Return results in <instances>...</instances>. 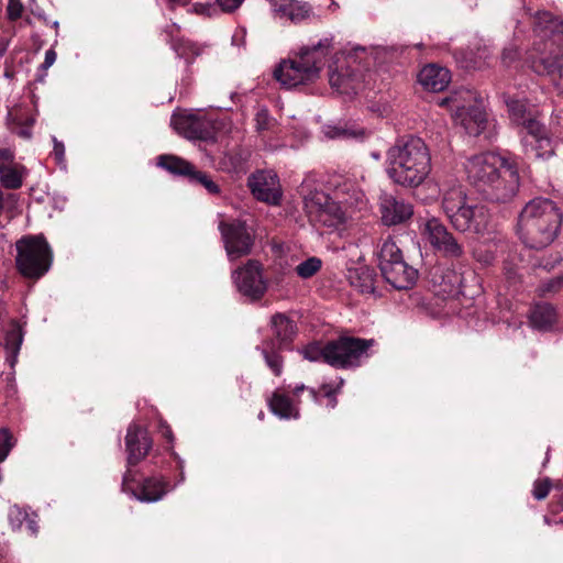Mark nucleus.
I'll list each match as a JSON object with an SVG mask.
<instances>
[{
	"mask_svg": "<svg viewBox=\"0 0 563 563\" xmlns=\"http://www.w3.org/2000/svg\"><path fill=\"white\" fill-rule=\"evenodd\" d=\"M382 220L386 225L404 222L412 216V207L393 196H385L380 202Z\"/></svg>",
	"mask_w": 563,
	"mask_h": 563,
	"instance_id": "nucleus-20",
	"label": "nucleus"
},
{
	"mask_svg": "<svg viewBox=\"0 0 563 563\" xmlns=\"http://www.w3.org/2000/svg\"><path fill=\"white\" fill-rule=\"evenodd\" d=\"M324 133L330 139L341 137L351 135L346 130L340 129L338 126L328 125L324 128Z\"/></svg>",
	"mask_w": 563,
	"mask_h": 563,
	"instance_id": "nucleus-45",
	"label": "nucleus"
},
{
	"mask_svg": "<svg viewBox=\"0 0 563 563\" xmlns=\"http://www.w3.org/2000/svg\"><path fill=\"white\" fill-rule=\"evenodd\" d=\"M244 0H216L217 5L221 11L231 13L240 8Z\"/></svg>",
	"mask_w": 563,
	"mask_h": 563,
	"instance_id": "nucleus-43",
	"label": "nucleus"
},
{
	"mask_svg": "<svg viewBox=\"0 0 563 563\" xmlns=\"http://www.w3.org/2000/svg\"><path fill=\"white\" fill-rule=\"evenodd\" d=\"M174 130L188 140L216 142L221 133L227 131L224 119H212L196 113H181L172 117Z\"/></svg>",
	"mask_w": 563,
	"mask_h": 563,
	"instance_id": "nucleus-9",
	"label": "nucleus"
},
{
	"mask_svg": "<svg viewBox=\"0 0 563 563\" xmlns=\"http://www.w3.org/2000/svg\"><path fill=\"white\" fill-rule=\"evenodd\" d=\"M25 525L31 536H35L37 533L38 526L35 520L30 519V517H27Z\"/></svg>",
	"mask_w": 563,
	"mask_h": 563,
	"instance_id": "nucleus-49",
	"label": "nucleus"
},
{
	"mask_svg": "<svg viewBox=\"0 0 563 563\" xmlns=\"http://www.w3.org/2000/svg\"><path fill=\"white\" fill-rule=\"evenodd\" d=\"M527 134L522 139L526 154L533 158H545L553 154L550 139L547 136L545 128L537 120H529Z\"/></svg>",
	"mask_w": 563,
	"mask_h": 563,
	"instance_id": "nucleus-17",
	"label": "nucleus"
},
{
	"mask_svg": "<svg viewBox=\"0 0 563 563\" xmlns=\"http://www.w3.org/2000/svg\"><path fill=\"white\" fill-rule=\"evenodd\" d=\"M255 122L257 131L268 130L272 124V119L269 117L268 111L266 109L258 110L255 115Z\"/></svg>",
	"mask_w": 563,
	"mask_h": 563,
	"instance_id": "nucleus-42",
	"label": "nucleus"
},
{
	"mask_svg": "<svg viewBox=\"0 0 563 563\" xmlns=\"http://www.w3.org/2000/svg\"><path fill=\"white\" fill-rule=\"evenodd\" d=\"M465 172L471 185L488 201L505 203L518 191L517 168L497 154L482 153L470 157Z\"/></svg>",
	"mask_w": 563,
	"mask_h": 563,
	"instance_id": "nucleus-1",
	"label": "nucleus"
},
{
	"mask_svg": "<svg viewBox=\"0 0 563 563\" xmlns=\"http://www.w3.org/2000/svg\"><path fill=\"white\" fill-rule=\"evenodd\" d=\"M365 196L362 191H355L353 196L345 197L340 200V203L346 208H362L365 205Z\"/></svg>",
	"mask_w": 563,
	"mask_h": 563,
	"instance_id": "nucleus-41",
	"label": "nucleus"
},
{
	"mask_svg": "<svg viewBox=\"0 0 563 563\" xmlns=\"http://www.w3.org/2000/svg\"><path fill=\"white\" fill-rule=\"evenodd\" d=\"M19 273L30 279L43 277L53 263V250L43 234L24 235L15 243Z\"/></svg>",
	"mask_w": 563,
	"mask_h": 563,
	"instance_id": "nucleus-6",
	"label": "nucleus"
},
{
	"mask_svg": "<svg viewBox=\"0 0 563 563\" xmlns=\"http://www.w3.org/2000/svg\"><path fill=\"white\" fill-rule=\"evenodd\" d=\"M22 341L23 334L21 328L16 323L11 324L4 336L5 349L15 354L20 350Z\"/></svg>",
	"mask_w": 563,
	"mask_h": 563,
	"instance_id": "nucleus-30",
	"label": "nucleus"
},
{
	"mask_svg": "<svg viewBox=\"0 0 563 563\" xmlns=\"http://www.w3.org/2000/svg\"><path fill=\"white\" fill-rule=\"evenodd\" d=\"M562 218V212L554 201L536 198L529 201L519 214V238L528 247L542 250L556 239Z\"/></svg>",
	"mask_w": 563,
	"mask_h": 563,
	"instance_id": "nucleus-4",
	"label": "nucleus"
},
{
	"mask_svg": "<svg viewBox=\"0 0 563 563\" xmlns=\"http://www.w3.org/2000/svg\"><path fill=\"white\" fill-rule=\"evenodd\" d=\"M347 279L350 285L362 294L375 291L376 274L373 268L362 265L349 269Z\"/></svg>",
	"mask_w": 563,
	"mask_h": 563,
	"instance_id": "nucleus-23",
	"label": "nucleus"
},
{
	"mask_svg": "<svg viewBox=\"0 0 563 563\" xmlns=\"http://www.w3.org/2000/svg\"><path fill=\"white\" fill-rule=\"evenodd\" d=\"M157 159L158 166L174 175L186 176L189 178L195 168L191 163L175 155H161Z\"/></svg>",
	"mask_w": 563,
	"mask_h": 563,
	"instance_id": "nucleus-28",
	"label": "nucleus"
},
{
	"mask_svg": "<svg viewBox=\"0 0 563 563\" xmlns=\"http://www.w3.org/2000/svg\"><path fill=\"white\" fill-rule=\"evenodd\" d=\"M329 399H330V405H331V407H332V408H334V407H335V405H336V398H335V395H333V396H332V397H330Z\"/></svg>",
	"mask_w": 563,
	"mask_h": 563,
	"instance_id": "nucleus-54",
	"label": "nucleus"
},
{
	"mask_svg": "<svg viewBox=\"0 0 563 563\" xmlns=\"http://www.w3.org/2000/svg\"><path fill=\"white\" fill-rule=\"evenodd\" d=\"M247 185L253 196L261 201L278 205L282 188L277 175L272 170H260L249 177Z\"/></svg>",
	"mask_w": 563,
	"mask_h": 563,
	"instance_id": "nucleus-16",
	"label": "nucleus"
},
{
	"mask_svg": "<svg viewBox=\"0 0 563 563\" xmlns=\"http://www.w3.org/2000/svg\"><path fill=\"white\" fill-rule=\"evenodd\" d=\"M219 230L230 261H235L251 253L254 238L245 222L241 220L222 221L219 224Z\"/></svg>",
	"mask_w": 563,
	"mask_h": 563,
	"instance_id": "nucleus-13",
	"label": "nucleus"
},
{
	"mask_svg": "<svg viewBox=\"0 0 563 563\" xmlns=\"http://www.w3.org/2000/svg\"><path fill=\"white\" fill-rule=\"evenodd\" d=\"M128 465H137L150 452L152 439L147 430L137 424H131L125 435Z\"/></svg>",
	"mask_w": 563,
	"mask_h": 563,
	"instance_id": "nucleus-19",
	"label": "nucleus"
},
{
	"mask_svg": "<svg viewBox=\"0 0 563 563\" xmlns=\"http://www.w3.org/2000/svg\"><path fill=\"white\" fill-rule=\"evenodd\" d=\"M305 388H306L305 385L297 386L294 389V394L297 395L299 391L303 390Z\"/></svg>",
	"mask_w": 563,
	"mask_h": 563,
	"instance_id": "nucleus-53",
	"label": "nucleus"
},
{
	"mask_svg": "<svg viewBox=\"0 0 563 563\" xmlns=\"http://www.w3.org/2000/svg\"><path fill=\"white\" fill-rule=\"evenodd\" d=\"M321 260L310 257L296 266V273L301 278H310L321 268Z\"/></svg>",
	"mask_w": 563,
	"mask_h": 563,
	"instance_id": "nucleus-33",
	"label": "nucleus"
},
{
	"mask_svg": "<svg viewBox=\"0 0 563 563\" xmlns=\"http://www.w3.org/2000/svg\"><path fill=\"white\" fill-rule=\"evenodd\" d=\"M271 328L279 346L290 342L296 334V325L294 321L284 313H276L272 317Z\"/></svg>",
	"mask_w": 563,
	"mask_h": 563,
	"instance_id": "nucleus-26",
	"label": "nucleus"
},
{
	"mask_svg": "<svg viewBox=\"0 0 563 563\" xmlns=\"http://www.w3.org/2000/svg\"><path fill=\"white\" fill-rule=\"evenodd\" d=\"M284 12L292 22H299L309 16L310 8L307 4L291 1L285 7Z\"/></svg>",
	"mask_w": 563,
	"mask_h": 563,
	"instance_id": "nucleus-32",
	"label": "nucleus"
},
{
	"mask_svg": "<svg viewBox=\"0 0 563 563\" xmlns=\"http://www.w3.org/2000/svg\"><path fill=\"white\" fill-rule=\"evenodd\" d=\"M503 98L508 108L511 120L518 124H522L527 130V123L532 119L527 117V108L525 102L518 99H514L506 93H504Z\"/></svg>",
	"mask_w": 563,
	"mask_h": 563,
	"instance_id": "nucleus-29",
	"label": "nucleus"
},
{
	"mask_svg": "<svg viewBox=\"0 0 563 563\" xmlns=\"http://www.w3.org/2000/svg\"><path fill=\"white\" fill-rule=\"evenodd\" d=\"M551 489V481L549 478L538 479L533 484L532 495L537 500L544 499Z\"/></svg>",
	"mask_w": 563,
	"mask_h": 563,
	"instance_id": "nucleus-37",
	"label": "nucleus"
},
{
	"mask_svg": "<svg viewBox=\"0 0 563 563\" xmlns=\"http://www.w3.org/2000/svg\"><path fill=\"white\" fill-rule=\"evenodd\" d=\"M173 46L179 56H186L188 51L192 49V45L189 42H185L183 40L175 41Z\"/></svg>",
	"mask_w": 563,
	"mask_h": 563,
	"instance_id": "nucleus-46",
	"label": "nucleus"
},
{
	"mask_svg": "<svg viewBox=\"0 0 563 563\" xmlns=\"http://www.w3.org/2000/svg\"><path fill=\"white\" fill-rule=\"evenodd\" d=\"M27 517L29 514L16 505L10 507L8 512V520L12 530L21 529L22 525L26 522Z\"/></svg>",
	"mask_w": 563,
	"mask_h": 563,
	"instance_id": "nucleus-34",
	"label": "nucleus"
},
{
	"mask_svg": "<svg viewBox=\"0 0 563 563\" xmlns=\"http://www.w3.org/2000/svg\"><path fill=\"white\" fill-rule=\"evenodd\" d=\"M421 235L430 243L432 249L442 257L460 260L464 256L463 244L435 217H430L420 223Z\"/></svg>",
	"mask_w": 563,
	"mask_h": 563,
	"instance_id": "nucleus-11",
	"label": "nucleus"
},
{
	"mask_svg": "<svg viewBox=\"0 0 563 563\" xmlns=\"http://www.w3.org/2000/svg\"><path fill=\"white\" fill-rule=\"evenodd\" d=\"M453 228L462 233H473L484 236L492 232V219L486 207L481 205L470 206L457 214Z\"/></svg>",
	"mask_w": 563,
	"mask_h": 563,
	"instance_id": "nucleus-15",
	"label": "nucleus"
},
{
	"mask_svg": "<svg viewBox=\"0 0 563 563\" xmlns=\"http://www.w3.org/2000/svg\"><path fill=\"white\" fill-rule=\"evenodd\" d=\"M475 93L470 90H461L452 93L450 97L442 98L440 106H450L460 120L461 125L470 135H481L486 125L487 114L478 104H472L475 101Z\"/></svg>",
	"mask_w": 563,
	"mask_h": 563,
	"instance_id": "nucleus-8",
	"label": "nucleus"
},
{
	"mask_svg": "<svg viewBox=\"0 0 563 563\" xmlns=\"http://www.w3.org/2000/svg\"><path fill=\"white\" fill-rule=\"evenodd\" d=\"M54 148L53 156L58 164L65 162V145L63 142L58 141L56 137H53Z\"/></svg>",
	"mask_w": 563,
	"mask_h": 563,
	"instance_id": "nucleus-44",
	"label": "nucleus"
},
{
	"mask_svg": "<svg viewBox=\"0 0 563 563\" xmlns=\"http://www.w3.org/2000/svg\"><path fill=\"white\" fill-rule=\"evenodd\" d=\"M24 7L21 0H9L7 5V15L10 21H16L22 16Z\"/></svg>",
	"mask_w": 563,
	"mask_h": 563,
	"instance_id": "nucleus-40",
	"label": "nucleus"
},
{
	"mask_svg": "<svg viewBox=\"0 0 563 563\" xmlns=\"http://www.w3.org/2000/svg\"><path fill=\"white\" fill-rule=\"evenodd\" d=\"M533 31L539 37L530 55L531 68L534 73L549 76L558 86L563 88V20L550 12L537 13Z\"/></svg>",
	"mask_w": 563,
	"mask_h": 563,
	"instance_id": "nucleus-2",
	"label": "nucleus"
},
{
	"mask_svg": "<svg viewBox=\"0 0 563 563\" xmlns=\"http://www.w3.org/2000/svg\"><path fill=\"white\" fill-rule=\"evenodd\" d=\"M530 323L538 330H548L556 321V312L552 305L543 302L537 303L529 314Z\"/></svg>",
	"mask_w": 563,
	"mask_h": 563,
	"instance_id": "nucleus-27",
	"label": "nucleus"
},
{
	"mask_svg": "<svg viewBox=\"0 0 563 563\" xmlns=\"http://www.w3.org/2000/svg\"><path fill=\"white\" fill-rule=\"evenodd\" d=\"M507 57H508V53L505 51L503 54V59L506 60Z\"/></svg>",
	"mask_w": 563,
	"mask_h": 563,
	"instance_id": "nucleus-55",
	"label": "nucleus"
},
{
	"mask_svg": "<svg viewBox=\"0 0 563 563\" xmlns=\"http://www.w3.org/2000/svg\"><path fill=\"white\" fill-rule=\"evenodd\" d=\"M268 407L280 419H297L299 417V410L291 399L278 390L274 391L268 399Z\"/></svg>",
	"mask_w": 563,
	"mask_h": 563,
	"instance_id": "nucleus-25",
	"label": "nucleus"
},
{
	"mask_svg": "<svg viewBox=\"0 0 563 563\" xmlns=\"http://www.w3.org/2000/svg\"><path fill=\"white\" fill-rule=\"evenodd\" d=\"M465 198L461 187H454L448 190L443 196L442 208L452 225L457 214H461L464 209L470 207L465 203Z\"/></svg>",
	"mask_w": 563,
	"mask_h": 563,
	"instance_id": "nucleus-24",
	"label": "nucleus"
},
{
	"mask_svg": "<svg viewBox=\"0 0 563 563\" xmlns=\"http://www.w3.org/2000/svg\"><path fill=\"white\" fill-rule=\"evenodd\" d=\"M387 174L404 187H418L431 170V156L422 139L398 140L387 152Z\"/></svg>",
	"mask_w": 563,
	"mask_h": 563,
	"instance_id": "nucleus-3",
	"label": "nucleus"
},
{
	"mask_svg": "<svg viewBox=\"0 0 563 563\" xmlns=\"http://www.w3.org/2000/svg\"><path fill=\"white\" fill-rule=\"evenodd\" d=\"M305 358L309 361H324L325 362V345L320 346L319 344H310L303 350Z\"/></svg>",
	"mask_w": 563,
	"mask_h": 563,
	"instance_id": "nucleus-36",
	"label": "nucleus"
},
{
	"mask_svg": "<svg viewBox=\"0 0 563 563\" xmlns=\"http://www.w3.org/2000/svg\"><path fill=\"white\" fill-rule=\"evenodd\" d=\"M309 393H310L312 399L314 401H318V393L314 389H310Z\"/></svg>",
	"mask_w": 563,
	"mask_h": 563,
	"instance_id": "nucleus-52",
	"label": "nucleus"
},
{
	"mask_svg": "<svg viewBox=\"0 0 563 563\" xmlns=\"http://www.w3.org/2000/svg\"><path fill=\"white\" fill-rule=\"evenodd\" d=\"M233 282L240 294L252 299H261L267 290V282L263 277V266L256 260H249L232 273Z\"/></svg>",
	"mask_w": 563,
	"mask_h": 563,
	"instance_id": "nucleus-14",
	"label": "nucleus"
},
{
	"mask_svg": "<svg viewBox=\"0 0 563 563\" xmlns=\"http://www.w3.org/2000/svg\"><path fill=\"white\" fill-rule=\"evenodd\" d=\"M332 48L330 38H322L318 44L302 47L298 58L283 60L274 70V77L283 86L292 88L305 85L319 77L324 58Z\"/></svg>",
	"mask_w": 563,
	"mask_h": 563,
	"instance_id": "nucleus-5",
	"label": "nucleus"
},
{
	"mask_svg": "<svg viewBox=\"0 0 563 563\" xmlns=\"http://www.w3.org/2000/svg\"><path fill=\"white\" fill-rule=\"evenodd\" d=\"M329 82L342 93H350L357 89V75L349 67L342 65L340 70L338 67L329 66Z\"/></svg>",
	"mask_w": 563,
	"mask_h": 563,
	"instance_id": "nucleus-22",
	"label": "nucleus"
},
{
	"mask_svg": "<svg viewBox=\"0 0 563 563\" xmlns=\"http://www.w3.org/2000/svg\"><path fill=\"white\" fill-rule=\"evenodd\" d=\"M159 428L163 437H165L168 441H173V433L170 427L166 422L161 421Z\"/></svg>",
	"mask_w": 563,
	"mask_h": 563,
	"instance_id": "nucleus-48",
	"label": "nucleus"
},
{
	"mask_svg": "<svg viewBox=\"0 0 563 563\" xmlns=\"http://www.w3.org/2000/svg\"><path fill=\"white\" fill-rule=\"evenodd\" d=\"M122 490L145 503L157 501L167 492V484L157 477H143L137 471L129 467L121 483Z\"/></svg>",
	"mask_w": 563,
	"mask_h": 563,
	"instance_id": "nucleus-12",
	"label": "nucleus"
},
{
	"mask_svg": "<svg viewBox=\"0 0 563 563\" xmlns=\"http://www.w3.org/2000/svg\"><path fill=\"white\" fill-rule=\"evenodd\" d=\"M263 353L268 367L273 371V373L276 376H279L282 374L283 368L282 357L276 353L268 352L267 350H264Z\"/></svg>",
	"mask_w": 563,
	"mask_h": 563,
	"instance_id": "nucleus-39",
	"label": "nucleus"
},
{
	"mask_svg": "<svg viewBox=\"0 0 563 563\" xmlns=\"http://www.w3.org/2000/svg\"><path fill=\"white\" fill-rule=\"evenodd\" d=\"M13 445L11 432L8 429H0V463L7 459Z\"/></svg>",
	"mask_w": 563,
	"mask_h": 563,
	"instance_id": "nucleus-35",
	"label": "nucleus"
},
{
	"mask_svg": "<svg viewBox=\"0 0 563 563\" xmlns=\"http://www.w3.org/2000/svg\"><path fill=\"white\" fill-rule=\"evenodd\" d=\"M322 390L324 391V396L328 398L336 394V390L330 387L329 385H323Z\"/></svg>",
	"mask_w": 563,
	"mask_h": 563,
	"instance_id": "nucleus-50",
	"label": "nucleus"
},
{
	"mask_svg": "<svg viewBox=\"0 0 563 563\" xmlns=\"http://www.w3.org/2000/svg\"><path fill=\"white\" fill-rule=\"evenodd\" d=\"M258 417L262 419L264 417V412H261Z\"/></svg>",
	"mask_w": 563,
	"mask_h": 563,
	"instance_id": "nucleus-56",
	"label": "nucleus"
},
{
	"mask_svg": "<svg viewBox=\"0 0 563 563\" xmlns=\"http://www.w3.org/2000/svg\"><path fill=\"white\" fill-rule=\"evenodd\" d=\"M305 207L309 213H316L324 223L328 222V217L333 214L334 219L330 225H336L346 221L345 212L341 210V207L330 201L329 197L323 192H313L305 197Z\"/></svg>",
	"mask_w": 563,
	"mask_h": 563,
	"instance_id": "nucleus-18",
	"label": "nucleus"
},
{
	"mask_svg": "<svg viewBox=\"0 0 563 563\" xmlns=\"http://www.w3.org/2000/svg\"><path fill=\"white\" fill-rule=\"evenodd\" d=\"M56 57V52L53 48L47 49L41 69L47 70L55 63Z\"/></svg>",
	"mask_w": 563,
	"mask_h": 563,
	"instance_id": "nucleus-47",
	"label": "nucleus"
},
{
	"mask_svg": "<svg viewBox=\"0 0 563 563\" xmlns=\"http://www.w3.org/2000/svg\"><path fill=\"white\" fill-rule=\"evenodd\" d=\"M418 80L427 90L439 92L448 87L451 75L449 69L431 64L420 70Z\"/></svg>",
	"mask_w": 563,
	"mask_h": 563,
	"instance_id": "nucleus-21",
	"label": "nucleus"
},
{
	"mask_svg": "<svg viewBox=\"0 0 563 563\" xmlns=\"http://www.w3.org/2000/svg\"><path fill=\"white\" fill-rule=\"evenodd\" d=\"M377 255L382 275L394 288L402 290L415 286L418 271L405 262L400 249L391 239L382 243Z\"/></svg>",
	"mask_w": 563,
	"mask_h": 563,
	"instance_id": "nucleus-7",
	"label": "nucleus"
},
{
	"mask_svg": "<svg viewBox=\"0 0 563 563\" xmlns=\"http://www.w3.org/2000/svg\"><path fill=\"white\" fill-rule=\"evenodd\" d=\"M562 277L551 278L539 286L538 292L540 296H547L549 294L556 292L562 287Z\"/></svg>",
	"mask_w": 563,
	"mask_h": 563,
	"instance_id": "nucleus-38",
	"label": "nucleus"
},
{
	"mask_svg": "<svg viewBox=\"0 0 563 563\" xmlns=\"http://www.w3.org/2000/svg\"><path fill=\"white\" fill-rule=\"evenodd\" d=\"M189 180L194 184L201 185L211 195H218L220 192L219 186L210 178V176L205 172L196 169V167L189 176Z\"/></svg>",
	"mask_w": 563,
	"mask_h": 563,
	"instance_id": "nucleus-31",
	"label": "nucleus"
},
{
	"mask_svg": "<svg viewBox=\"0 0 563 563\" xmlns=\"http://www.w3.org/2000/svg\"><path fill=\"white\" fill-rule=\"evenodd\" d=\"M373 344V339L340 336L325 344V363L338 368L358 366Z\"/></svg>",
	"mask_w": 563,
	"mask_h": 563,
	"instance_id": "nucleus-10",
	"label": "nucleus"
},
{
	"mask_svg": "<svg viewBox=\"0 0 563 563\" xmlns=\"http://www.w3.org/2000/svg\"><path fill=\"white\" fill-rule=\"evenodd\" d=\"M190 0H169V2H172L173 4H181V5H185L189 2Z\"/></svg>",
	"mask_w": 563,
	"mask_h": 563,
	"instance_id": "nucleus-51",
	"label": "nucleus"
}]
</instances>
